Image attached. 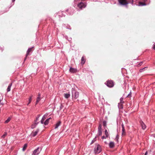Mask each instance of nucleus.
Returning a JSON list of instances; mask_svg holds the SVG:
<instances>
[{"label": "nucleus", "mask_w": 155, "mask_h": 155, "mask_svg": "<svg viewBox=\"0 0 155 155\" xmlns=\"http://www.w3.org/2000/svg\"><path fill=\"white\" fill-rule=\"evenodd\" d=\"M69 71L70 72L72 73H74L76 72V70L75 69L71 67L70 68Z\"/></svg>", "instance_id": "nucleus-18"}, {"label": "nucleus", "mask_w": 155, "mask_h": 155, "mask_svg": "<svg viewBox=\"0 0 155 155\" xmlns=\"http://www.w3.org/2000/svg\"><path fill=\"white\" fill-rule=\"evenodd\" d=\"M107 137H106V136L105 137L104 136L102 137L101 138L102 139H106Z\"/></svg>", "instance_id": "nucleus-37"}, {"label": "nucleus", "mask_w": 155, "mask_h": 155, "mask_svg": "<svg viewBox=\"0 0 155 155\" xmlns=\"http://www.w3.org/2000/svg\"><path fill=\"white\" fill-rule=\"evenodd\" d=\"M71 38H68L67 39V40H68L70 42H71Z\"/></svg>", "instance_id": "nucleus-36"}, {"label": "nucleus", "mask_w": 155, "mask_h": 155, "mask_svg": "<svg viewBox=\"0 0 155 155\" xmlns=\"http://www.w3.org/2000/svg\"><path fill=\"white\" fill-rule=\"evenodd\" d=\"M15 0H12V2H14Z\"/></svg>", "instance_id": "nucleus-46"}, {"label": "nucleus", "mask_w": 155, "mask_h": 155, "mask_svg": "<svg viewBox=\"0 0 155 155\" xmlns=\"http://www.w3.org/2000/svg\"><path fill=\"white\" fill-rule=\"evenodd\" d=\"M11 120V118L10 117H8L6 120L5 121V123H8Z\"/></svg>", "instance_id": "nucleus-28"}, {"label": "nucleus", "mask_w": 155, "mask_h": 155, "mask_svg": "<svg viewBox=\"0 0 155 155\" xmlns=\"http://www.w3.org/2000/svg\"><path fill=\"white\" fill-rule=\"evenodd\" d=\"M122 134L124 135V134L125 133V129L124 128H122Z\"/></svg>", "instance_id": "nucleus-32"}, {"label": "nucleus", "mask_w": 155, "mask_h": 155, "mask_svg": "<svg viewBox=\"0 0 155 155\" xmlns=\"http://www.w3.org/2000/svg\"><path fill=\"white\" fill-rule=\"evenodd\" d=\"M104 133L106 137H108L109 136V133L107 132V130L105 129L104 130Z\"/></svg>", "instance_id": "nucleus-24"}, {"label": "nucleus", "mask_w": 155, "mask_h": 155, "mask_svg": "<svg viewBox=\"0 0 155 155\" xmlns=\"http://www.w3.org/2000/svg\"><path fill=\"white\" fill-rule=\"evenodd\" d=\"M140 123L142 129L143 130H145L146 128V126L145 124L142 120L140 121Z\"/></svg>", "instance_id": "nucleus-10"}, {"label": "nucleus", "mask_w": 155, "mask_h": 155, "mask_svg": "<svg viewBox=\"0 0 155 155\" xmlns=\"http://www.w3.org/2000/svg\"><path fill=\"white\" fill-rule=\"evenodd\" d=\"M41 97H37L36 101V102L35 104L36 105L38 104V102L41 100Z\"/></svg>", "instance_id": "nucleus-23"}, {"label": "nucleus", "mask_w": 155, "mask_h": 155, "mask_svg": "<svg viewBox=\"0 0 155 155\" xmlns=\"http://www.w3.org/2000/svg\"><path fill=\"white\" fill-rule=\"evenodd\" d=\"M46 119V117H45V115H44L42 118V119L41 120V123L42 124H43L44 123V121Z\"/></svg>", "instance_id": "nucleus-20"}, {"label": "nucleus", "mask_w": 155, "mask_h": 155, "mask_svg": "<svg viewBox=\"0 0 155 155\" xmlns=\"http://www.w3.org/2000/svg\"><path fill=\"white\" fill-rule=\"evenodd\" d=\"M138 2V6H142L149 5L150 3V0H140Z\"/></svg>", "instance_id": "nucleus-3"}, {"label": "nucleus", "mask_w": 155, "mask_h": 155, "mask_svg": "<svg viewBox=\"0 0 155 155\" xmlns=\"http://www.w3.org/2000/svg\"><path fill=\"white\" fill-rule=\"evenodd\" d=\"M7 135V133H5V134H4L2 136V138H4L5 137V136L6 135Z\"/></svg>", "instance_id": "nucleus-34"}, {"label": "nucleus", "mask_w": 155, "mask_h": 155, "mask_svg": "<svg viewBox=\"0 0 155 155\" xmlns=\"http://www.w3.org/2000/svg\"><path fill=\"white\" fill-rule=\"evenodd\" d=\"M71 91L73 99H76L78 98L79 96V93L74 88H72Z\"/></svg>", "instance_id": "nucleus-1"}, {"label": "nucleus", "mask_w": 155, "mask_h": 155, "mask_svg": "<svg viewBox=\"0 0 155 155\" xmlns=\"http://www.w3.org/2000/svg\"><path fill=\"white\" fill-rule=\"evenodd\" d=\"M41 97V95L40 93H38V97Z\"/></svg>", "instance_id": "nucleus-43"}, {"label": "nucleus", "mask_w": 155, "mask_h": 155, "mask_svg": "<svg viewBox=\"0 0 155 155\" xmlns=\"http://www.w3.org/2000/svg\"><path fill=\"white\" fill-rule=\"evenodd\" d=\"M32 96H31L29 97V102L27 104V105H28V104L30 103V102H31V99H32Z\"/></svg>", "instance_id": "nucleus-26"}, {"label": "nucleus", "mask_w": 155, "mask_h": 155, "mask_svg": "<svg viewBox=\"0 0 155 155\" xmlns=\"http://www.w3.org/2000/svg\"><path fill=\"white\" fill-rule=\"evenodd\" d=\"M41 150V149L39 147H38L36 149H35L33 151L32 155H38Z\"/></svg>", "instance_id": "nucleus-6"}, {"label": "nucleus", "mask_w": 155, "mask_h": 155, "mask_svg": "<svg viewBox=\"0 0 155 155\" xmlns=\"http://www.w3.org/2000/svg\"><path fill=\"white\" fill-rule=\"evenodd\" d=\"M38 122H36V121H35V124L31 125V128L32 129H33L38 124Z\"/></svg>", "instance_id": "nucleus-19"}, {"label": "nucleus", "mask_w": 155, "mask_h": 155, "mask_svg": "<svg viewBox=\"0 0 155 155\" xmlns=\"http://www.w3.org/2000/svg\"><path fill=\"white\" fill-rule=\"evenodd\" d=\"M120 5H126L128 4L127 0H118Z\"/></svg>", "instance_id": "nucleus-7"}, {"label": "nucleus", "mask_w": 155, "mask_h": 155, "mask_svg": "<svg viewBox=\"0 0 155 155\" xmlns=\"http://www.w3.org/2000/svg\"><path fill=\"white\" fill-rule=\"evenodd\" d=\"M105 84L109 87H112L114 85V82L112 80L107 81Z\"/></svg>", "instance_id": "nucleus-5"}, {"label": "nucleus", "mask_w": 155, "mask_h": 155, "mask_svg": "<svg viewBox=\"0 0 155 155\" xmlns=\"http://www.w3.org/2000/svg\"><path fill=\"white\" fill-rule=\"evenodd\" d=\"M153 48L154 50H155V44H154Z\"/></svg>", "instance_id": "nucleus-42"}, {"label": "nucleus", "mask_w": 155, "mask_h": 155, "mask_svg": "<svg viewBox=\"0 0 155 155\" xmlns=\"http://www.w3.org/2000/svg\"><path fill=\"white\" fill-rule=\"evenodd\" d=\"M33 47H31V48H29L27 50V53L26 55V56L27 57L29 55V52L31 51V50L32 48Z\"/></svg>", "instance_id": "nucleus-15"}, {"label": "nucleus", "mask_w": 155, "mask_h": 155, "mask_svg": "<svg viewBox=\"0 0 155 155\" xmlns=\"http://www.w3.org/2000/svg\"><path fill=\"white\" fill-rule=\"evenodd\" d=\"M121 126H122V128H124V125L123 124H122L121 125Z\"/></svg>", "instance_id": "nucleus-41"}, {"label": "nucleus", "mask_w": 155, "mask_h": 155, "mask_svg": "<svg viewBox=\"0 0 155 155\" xmlns=\"http://www.w3.org/2000/svg\"><path fill=\"white\" fill-rule=\"evenodd\" d=\"M85 60L84 59L83 57H82L81 59V63L82 64H84L85 63Z\"/></svg>", "instance_id": "nucleus-22"}, {"label": "nucleus", "mask_w": 155, "mask_h": 155, "mask_svg": "<svg viewBox=\"0 0 155 155\" xmlns=\"http://www.w3.org/2000/svg\"><path fill=\"white\" fill-rule=\"evenodd\" d=\"M63 107V105L62 104H61L60 107V110L62 109Z\"/></svg>", "instance_id": "nucleus-35"}, {"label": "nucleus", "mask_w": 155, "mask_h": 155, "mask_svg": "<svg viewBox=\"0 0 155 155\" xmlns=\"http://www.w3.org/2000/svg\"><path fill=\"white\" fill-rule=\"evenodd\" d=\"M147 67H145L142 69H140V72H142L144 70V69L145 68H146Z\"/></svg>", "instance_id": "nucleus-33"}, {"label": "nucleus", "mask_w": 155, "mask_h": 155, "mask_svg": "<svg viewBox=\"0 0 155 155\" xmlns=\"http://www.w3.org/2000/svg\"><path fill=\"white\" fill-rule=\"evenodd\" d=\"M131 94V92H130L129 94L128 95L127 97H131L130 95Z\"/></svg>", "instance_id": "nucleus-38"}, {"label": "nucleus", "mask_w": 155, "mask_h": 155, "mask_svg": "<svg viewBox=\"0 0 155 155\" xmlns=\"http://www.w3.org/2000/svg\"><path fill=\"white\" fill-rule=\"evenodd\" d=\"M86 6L87 3H86L81 2L77 4L76 8L79 11L85 8Z\"/></svg>", "instance_id": "nucleus-2"}, {"label": "nucleus", "mask_w": 155, "mask_h": 155, "mask_svg": "<svg viewBox=\"0 0 155 155\" xmlns=\"http://www.w3.org/2000/svg\"><path fill=\"white\" fill-rule=\"evenodd\" d=\"M102 134V125L101 124H100L98 126V133L97 136H100Z\"/></svg>", "instance_id": "nucleus-8"}, {"label": "nucleus", "mask_w": 155, "mask_h": 155, "mask_svg": "<svg viewBox=\"0 0 155 155\" xmlns=\"http://www.w3.org/2000/svg\"><path fill=\"white\" fill-rule=\"evenodd\" d=\"M103 125L104 127H106L107 125V122L106 121H104L103 122Z\"/></svg>", "instance_id": "nucleus-29"}, {"label": "nucleus", "mask_w": 155, "mask_h": 155, "mask_svg": "<svg viewBox=\"0 0 155 155\" xmlns=\"http://www.w3.org/2000/svg\"><path fill=\"white\" fill-rule=\"evenodd\" d=\"M133 0H132V2H131V3L132 4H133Z\"/></svg>", "instance_id": "nucleus-45"}, {"label": "nucleus", "mask_w": 155, "mask_h": 155, "mask_svg": "<svg viewBox=\"0 0 155 155\" xmlns=\"http://www.w3.org/2000/svg\"><path fill=\"white\" fill-rule=\"evenodd\" d=\"M64 37L67 40L68 38V37L67 36H64Z\"/></svg>", "instance_id": "nucleus-39"}, {"label": "nucleus", "mask_w": 155, "mask_h": 155, "mask_svg": "<svg viewBox=\"0 0 155 155\" xmlns=\"http://www.w3.org/2000/svg\"><path fill=\"white\" fill-rule=\"evenodd\" d=\"M101 151V146L98 144H97L94 149V152L95 154H98Z\"/></svg>", "instance_id": "nucleus-4"}, {"label": "nucleus", "mask_w": 155, "mask_h": 155, "mask_svg": "<svg viewBox=\"0 0 155 155\" xmlns=\"http://www.w3.org/2000/svg\"><path fill=\"white\" fill-rule=\"evenodd\" d=\"M109 147L110 148H113L114 146V143L113 142H110L109 144Z\"/></svg>", "instance_id": "nucleus-14"}, {"label": "nucleus", "mask_w": 155, "mask_h": 155, "mask_svg": "<svg viewBox=\"0 0 155 155\" xmlns=\"http://www.w3.org/2000/svg\"><path fill=\"white\" fill-rule=\"evenodd\" d=\"M67 28L69 29V28ZM69 29H71V28H69Z\"/></svg>", "instance_id": "nucleus-48"}, {"label": "nucleus", "mask_w": 155, "mask_h": 155, "mask_svg": "<svg viewBox=\"0 0 155 155\" xmlns=\"http://www.w3.org/2000/svg\"><path fill=\"white\" fill-rule=\"evenodd\" d=\"M12 83H10L9 84L8 86L7 89V92H9L10 91L11 88L12 86Z\"/></svg>", "instance_id": "nucleus-16"}, {"label": "nucleus", "mask_w": 155, "mask_h": 155, "mask_svg": "<svg viewBox=\"0 0 155 155\" xmlns=\"http://www.w3.org/2000/svg\"><path fill=\"white\" fill-rule=\"evenodd\" d=\"M120 103H124V102L123 101V97H121L120 99Z\"/></svg>", "instance_id": "nucleus-30"}, {"label": "nucleus", "mask_w": 155, "mask_h": 155, "mask_svg": "<svg viewBox=\"0 0 155 155\" xmlns=\"http://www.w3.org/2000/svg\"><path fill=\"white\" fill-rule=\"evenodd\" d=\"M147 151H146L145 154V155H147Z\"/></svg>", "instance_id": "nucleus-44"}, {"label": "nucleus", "mask_w": 155, "mask_h": 155, "mask_svg": "<svg viewBox=\"0 0 155 155\" xmlns=\"http://www.w3.org/2000/svg\"><path fill=\"white\" fill-rule=\"evenodd\" d=\"M64 13L65 12L63 11H59L57 14V16H58L59 17H62L63 16L64 17L65 15L64 14Z\"/></svg>", "instance_id": "nucleus-9"}, {"label": "nucleus", "mask_w": 155, "mask_h": 155, "mask_svg": "<svg viewBox=\"0 0 155 155\" xmlns=\"http://www.w3.org/2000/svg\"><path fill=\"white\" fill-rule=\"evenodd\" d=\"M61 124V122L60 121H58L55 125V129L57 128L58 127L60 126Z\"/></svg>", "instance_id": "nucleus-13"}, {"label": "nucleus", "mask_w": 155, "mask_h": 155, "mask_svg": "<svg viewBox=\"0 0 155 155\" xmlns=\"http://www.w3.org/2000/svg\"><path fill=\"white\" fill-rule=\"evenodd\" d=\"M143 64V62H141L139 64L140 65H140H142Z\"/></svg>", "instance_id": "nucleus-40"}, {"label": "nucleus", "mask_w": 155, "mask_h": 155, "mask_svg": "<svg viewBox=\"0 0 155 155\" xmlns=\"http://www.w3.org/2000/svg\"><path fill=\"white\" fill-rule=\"evenodd\" d=\"M26 59V58H25V59H24V61H25V60Z\"/></svg>", "instance_id": "nucleus-47"}, {"label": "nucleus", "mask_w": 155, "mask_h": 155, "mask_svg": "<svg viewBox=\"0 0 155 155\" xmlns=\"http://www.w3.org/2000/svg\"><path fill=\"white\" fill-rule=\"evenodd\" d=\"M96 137L97 136H95V138L94 139L92 140L90 144H92L96 141Z\"/></svg>", "instance_id": "nucleus-27"}, {"label": "nucleus", "mask_w": 155, "mask_h": 155, "mask_svg": "<svg viewBox=\"0 0 155 155\" xmlns=\"http://www.w3.org/2000/svg\"><path fill=\"white\" fill-rule=\"evenodd\" d=\"M64 95L65 98L66 99L69 98L70 96V94L69 93H64Z\"/></svg>", "instance_id": "nucleus-12"}, {"label": "nucleus", "mask_w": 155, "mask_h": 155, "mask_svg": "<svg viewBox=\"0 0 155 155\" xmlns=\"http://www.w3.org/2000/svg\"><path fill=\"white\" fill-rule=\"evenodd\" d=\"M117 136H118V135H117V137H117Z\"/></svg>", "instance_id": "nucleus-49"}, {"label": "nucleus", "mask_w": 155, "mask_h": 155, "mask_svg": "<svg viewBox=\"0 0 155 155\" xmlns=\"http://www.w3.org/2000/svg\"><path fill=\"white\" fill-rule=\"evenodd\" d=\"M38 131H39V130L38 129L35 131L32 132L31 134V136L33 137H34L37 134Z\"/></svg>", "instance_id": "nucleus-11"}, {"label": "nucleus", "mask_w": 155, "mask_h": 155, "mask_svg": "<svg viewBox=\"0 0 155 155\" xmlns=\"http://www.w3.org/2000/svg\"><path fill=\"white\" fill-rule=\"evenodd\" d=\"M50 119H51V118L50 117L49 118L47 119L45 121V122H44L43 124H44L45 125H46L48 124V122H49V120Z\"/></svg>", "instance_id": "nucleus-17"}, {"label": "nucleus", "mask_w": 155, "mask_h": 155, "mask_svg": "<svg viewBox=\"0 0 155 155\" xmlns=\"http://www.w3.org/2000/svg\"><path fill=\"white\" fill-rule=\"evenodd\" d=\"M123 103H119L118 104V107L119 108L122 109L123 108L122 104Z\"/></svg>", "instance_id": "nucleus-21"}, {"label": "nucleus", "mask_w": 155, "mask_h": 155, "mask_svg": "<svg viewBox=\"0 0 155 155\" xmlns=\"http://www.w3.org/2000/svg\"><path fill=\"white\" fill-rule=\"evenodd\" d=\"M40 115H38V116L37 117H36V120H35V121H36V122H37V121L39 119V117H40Z\"/></svg>", "instance_id": "nucleus-31"}, {"label": "nucleus", "mask_w": 155, "mask_h": 155, "mask_svg": "<svg viewBox=\"0 0 155 155\" xmlns=\"http://www.w3.org/2000/svg\"><path fill=\"white\" fill-rule=\"evenodd\" d=\"M27 147V143H25L23 146V147L22 148V150L23 151H24L26 149V147Z\"/></svg>", "instance_id": "nucleus-25"}]
</instances>
